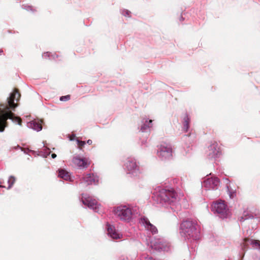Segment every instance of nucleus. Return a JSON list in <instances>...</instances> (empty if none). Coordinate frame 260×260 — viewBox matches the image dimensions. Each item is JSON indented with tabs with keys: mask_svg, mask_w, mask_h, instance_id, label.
<instances>
[{
	"mask_svg": "<svg viewBox=\"0 0 260 260\" xmlns=\"http://www.w3.org/2000/svg\"><path fill=\"white\" fill-rule=\"evenodd\" d=\"M20 97L18 90L15 89L7 99L5 104H2L0 106V132H3L7 126V120L9 119L13 122L19 125L22 124V120L20 117L16 116L10 110H14L17 104L14 103L15 100L18 101Z\"/></svg>",
	"mask_w": 260,
	"mask_h": 260,
	"instance_id": "obj_1",
	"label": "nucleus"
},
{
	"mask_svg": "<svg viewBox=\"0 0 260 260\" xmlns=\"http://www.w3.org/2000/svg\"><path fill=\"white\" fill-rule=\"evenodd\" d=\"M181 232L187 238H192L196 239L198 237V231L197 224L190 220L184 221L181 224Z\"/></svg>",
	"mask_w": 260,
	"mask_h": 260,
	"instance_id": "obj_2",
	"label": "nucleus"
},
{
	"mask_svg": "<svg viewBox=\"0 0 260 260\" xmlns=\"http://www.w3.org/2000/svg\"><path fill=\"white\" fill-rule=\"evenodd\" d=\"M158 197L159 198L160 202L168 204L175 202L179 200L178 194L173 189H160L159 190Z\"/></svg>",
	"mask_w": 260,
	"mask_h": 260,
	"instance_id": "obj_3",
	"label": "nucleus"
},
{
	"mask_svg": "<svg viewBox=\"0 0 260 260\" xmlns=\"http://www.w3.org/2000/svg\"><path fill=\"white\" fill-rule=\"evenodd\" d=\"M115 214L121 220L128 221L132 216V209L125 206L116 207L114 210Z\"/></svg>",
	"mask_w": 260,
	"mask_h": 260,
	"instance_id": "obj_4",
	"label": "nucleus"
},
{
	"mask_svg": "<svg viewBox=\"0 0 260 260\" xmlns=\"http://www.w3.org/2000/svg\"><path fill=\"white\" fill-rule=\"evenodd\" d=\"M212 208L213 211L219 214L222 218L225 217L228 215V210L224 202L223 201H220L213 204Z\"/></svg>",
	"mask_w": 260,
	"mask_h": 260,
	"instance_id": "obj_5",
	"label": "nucleus"
},
{
	"mask_svg": "<svg viewBox=\"0 0 260 260\" xmlns=\"http://www.w3.org/2000/svg\"><path fill=\"white\" fill-rule=\"evenodd\" d=\"M125 167L128 174H132L134 177H137L139 176L140 172L135 160L131 159L128 160L125 164Z\"/></svg>",
	"mask_w": 260,
	"mask_h": 260,
	"instance_id": "obj_6",
	"label": "nucleus"
},
{
	"mask_svg": "<svg viewBox=\"0 0 260 260\" xmlns=\"http://www.w3.org/2000/svg\"><path fill=\"white\" fill-rule=\"evenodd\" d=\"M81 181V183H84L86 185H96L99 183V179L94 174L89 173L83 175Z\"/></svg>",
	"mask_w": 260,
	"mask_h": 260,
	"instance_id": "obj_7",
	"label": "nucleus"
},
{
	"mask_svg": "<svg viewBox=\"0 0 260 260\" xmlns=\"http://www.w3.org/2000/svg\"><path fill=\"white\" fill-rule=\"evenodd\" d=\"M73 162L80 169H86L90 165L91 161L88 158H81L76 156L73 158Z\"/></svg>",
	"mask_w": 260,
	"mask_h": 260,
	"instance_id": "obj_8",
	"label": "nucleus"
},
{
	"mask_svg": "<svg viewBox=\"0 0 260 260\" xmlns=\"http://www.w3.org/2000/svg\"><path fill=\"white\" fill-rule=\"evenodd\" d=\"M248 243L252 245L254 248L260 249V241L259 240L245 238L243 239V242L241 244L242 250L244 252L248 248Z\"/></svg>",
	"mask_w": 260,
	"mask_h": 260,
	"instance_id": "obj_9",
	"label": "nucleus"
},
{
	"mask_svg": "<svg viewBox=\"0 0 260 260\" xmlns=\"http://www.w3.org/2000/svg\"><path fill=\"white\" fill-rule=\"evenodd\" d=\"M82 201L84 205L95 211L98 208L97 201L95 199H92L91 197H86L84 194H82Z\"/></svg>",
	"mask_w": 260,
	"mask_h": 260,
	"instance_id": "obj_10",
	"label": "nucleus"
},
{
	"mask_svg": "<svg viewBox=\"0 0 260 260\" xmlns=\"http://www.w3.org/2000/svg\"><path fill=\"white\" fill-rule=\"evenodd\" d=\"M42 120L37 119H34V120L28 122L27 125L28 127L31 128L32 129L37 131V132H39L42 129Z\"/></svg>",
	"mask_w": 260,
	"mask_h": 260,
	"instance_id": "obj_11",
	"label": "nucleus"
},
{
	"mask_svg": "<svg viewBox=\"0 0 260 260\" xmlns=\"http://www.w3.org/2000/svg\"><path fill=\"white\" fill-rule=\"evenodd\" d=\"M142 223L145 226V228L151 232L152 234H155L157 232L156 228L152 224L148 219L146 217H143L141 218Z\"/></svg>",
	"mask_w": 260,
	"mask_h": 260,
	"instance_id": "obj_12",
	"label": "nucleus"
},
{
	"mask_svg": "<svg viewBox=\"0 0 260 260\" xmlns=\"http://www.w3.org/2000/svg\"><path fill=\"white\" fill-rule=\"evenodd\" d=\"M219 180L216 177L208 178L204 181V185L209 186L211 188L214 189L218 185Z\"/></svg>",
	"mask_w": 260,
	"mask_h": 260,
	"instance_id": "obj_13",
	"label": "nucleus"
},
{
	"mask_svg": "<svg viewBox=\"0 0 260 260\" xmlns=\"http://www.w3.org/2000/svg\"><path fill=\"white\" fill-rule=\"evenodd\" d=\"M107 231L108 235L114 239H120L122 237V235L118 233L115 227L112 225H109Z\"/></svg>",
	"mask_w": 260,
	"mask_h": 260,
	"instance_id": "obj_14",
	"label": "nucleus"
},
{
	"mask_svg": "<svg viewBox=\"0 0 260 260\" xmlns=\"http://www.w3.org/2000/svg\"><path fill=\"white\" fill-rule=\"evenodd\" d=\"M190 122V118L187 112L184 114V116L182 120L183 124V130L185 132H187L189 128V123Z\"/></svg>",
	"mask_w": 260,
	"mask_h": 260,
	"instance_id": "obj_15",
	"label": "nucleus"
},
{
	"mask_svg": "<svg viewBox=\"0 0 260 260\" xmlns=\"http://www.w3.org/2000/svg\"><path fill=\"white\" fill-rule=\"evenodd\" d=\"M158 155L162 157H167L171 155V149L170 147H160L158 151Z\"/></svg>",
	"mask_w": 260,
	"mask_h": 260,
	"instance_id": "obj_16",
	"label": "nucleus"
},
{
	"mask_svg": "<svg viewBox=\"0 0 260 260\" xmlns=\"http://www.w3.org/2000/svg\"><path fill=\"white\" fill-rule=\"evenodd\" d=\"M152 120H146L144 123L141 125L140 131L142 132H145L152 126Z\"/></svg>",
	"mask_w": 260,
	"mask_h": 260,
	"instance_id": "obj_17",
	"label": "nucleus"
},
{
	"mask_svg": "<svg viewBox=\"0 0 260 260\" xmlns=\"http://www.w3.org/2000/svg\"><path fill=\"white\" fill-rule=\"evenodd\" d=\"M58 176L65 180L70 179V175L67 171L61 169L58 171Z\"/></svg>",
	"mask_w": 260,
	"mask_h": 260,
	"instance_id": "obj_18",
	"label": "nucleus"
},
{
	"mask_svg": "<svg viewBox=\"0 0 260 260\" xmlns=\"http://www.w3.org/2000/svg\"><path fill=\"white\" fill-rule=\"evenodd\" d=\"M153 246H155V248L157 249H163L166 246V242H165L161 239H158L157 241L155 242L153 244Z\"/></svg>",
	"mask_w": 260,
	"mask_h": 260,
	"instance_id": "obj_19",
	"label": "nucleus"
},
{
	"mask_svg": "<svg viewBox=\"0 0 260 260\" xmlns=\"http://www.w3.org/2000/svg\"><path fill=\"white\" fill-rule=\"evenodd\" d=\"M69 138L70 141H73V140H74L76 139V141H77V144L78 146H84L86 144L85 141H81V140H79L78 138H76V136L74 134L69 135Z\"/></svg>",
	"mask_w": 260,
	"mask_h": 260,
	"instance_id": "obj_20",
	"label": "nucleus"
},
{
	"mask_svg": "<svg viewBox=\"0 0 260 260\" xmlns=\"http://www.w3.org/2000/svg\"><path fill=\"white\" fill-rule=\"evenodd\" d=\"M16 148H19L21 151H23L25 153L29 154L30 153H34V151L29 148V147H15Z\"/></svg>",
	"mask_w": 260,
	"mask_h": 260,
	"instance_id": "obj_21",
	"label": "nucleus"
},
{
	"mask_svg": "<svg viewBox=\"0 0 260 260\" xmlns=\"http://www.w3.org/2000/svg\"><path fill=\"white\" fill-rule=\"evenodd\" d=\"M15 182V178L13 176H11L8 180L9 186L7 187V188L10 189V188H11V187L14 184Z\"/></svg>",
	"mask_w": 260,
	"mask_h": 260,
	"instance_id": "obj_22",
	"label": "nucleus"
},
{
	"mask_svg": "<svg viewBox=\"0 0 260 260\" xmlns=\"http://www.w3.org/2000/svg\"><path fill=\"white\" fill-rule=\"evenodd\" d=\"M22 8L27 11H31L32 12L36 11V10L31 6L29 5H23Z\"/></svg>",
	"mask_w": 260,
	"mask_h": 260,
	"instance_id": "obj_23",
	"label": "nucleus"
},
{
	"mask_svg": "<svg viewBox=\"0 0 260 260\" xmlns=\"http://www.w3.org/2000/svg\"><path fill=\"white\" fill-rule=\"evenodd\" d=\"M131 12L127 10H123L122 11V14L124 16L130 17Z\"/></svg>",
	"mask_w": 260,
	"mask_h": 260,
	"instance_id": "obj_24",
	"label": "nucleus"
},
{
	"mask_svg": "<svg viewBox=\"0 0 260 260\" xmlns=\"http://www.w3.org/2000/svg\"><path fill=\"white\" fill-rule=\"evenodd\" d=\"M70 99V95H67L66 96H62L60 98V100L61 101H67Z\"/></svg>",
	"mask_w": 260,
	"mask_h": 260,
	"instance_id": "obj_25",
	"label": "nucleus"
},
{
	"mask_svg": "<svg viewBox=\"0 0 260 260\" xmlns=\"http://www.w3.org/2000/svg\"><path fill=\"white\" fill-rule=\"evenodd\" d=\"M49 55H50V52H44L43 54V57L45 58H47L48 57H49Z\"/></svg>",
	"mask_w": 260,
	"mask_h": 260,
	"instance_id": "obj_26",
	"label": "nucleus"
},
{
	"mask_svg": "<svg viewBox=\"0 0 260 260\" xmlns=\"http://www.w3.org/2000/svg\"><path fill=\"white\" fill-rule=\"evenodd\" d=\"M219 145H221L219 142V143L217 142H215L211 146H218Z\"/></svg>",
	"mask_w": 260,
	"mask_h": 260,
	"instance_id": "obj_27",
	"label": "nucleus"
},
{
	"mask_svg": "<svg viewBox=\"0 0 260 260\" xmlns=\"http://www.w3.org/2000/svg\"><path fill=\"white\" fill-rule=\"evenodd\" d=\"M179 19L180 22H182L184 20V18L183 17L182 15H180L179 16Z\"/></svg>",
	"mask_w": 260,
	"mask_h": 260,
	"instance_id": "obj_28",
	"label": "nucleus"
},
{
	"mask_svg": "<svg viewBox=\"0 0 260 260\" xmlns=\"http://www.w3.org/2000/svg\"><path fill=\"white\" fill-rule=\"evenodd\" d=\"M92 141L91 140H88L87 141V144L89 145H91L92 144Z\"/></svg>",
	"mask_w": 260,
	"mask_h": 260,
	"instance_id": "obj_29",
	"label": "nucleus"
},
{
	"mask_svg": "<svg viewBox=\"0 0 260 260\" xmlns=\"http://www.w3.org/2000/svg\"><path fill=\"white\" fill-rule=\"evenodd\" d=\"M43 146H47L49 144L47 143L46 141H43Z\"/></svg>",
	"mask_w": 260,
	"mask_h": 260,
	"instance_id": "obj_30",
	"label": "nucleus"
},
{
	"mask_svg": "<svg viewBox=\"0 0 260 260\" xmlns=\"http://www.w3.org/2000/svg\"><path fill=\"white\" fill-rule=\"evenodd\" d=\"M146 260H154L151 257H148L146 258Z\"/></svg>",
	"mask_w": 260,
	"mask_h": 260,
	"instance_id": "obj_31",
	"label": "nucleus"
},
{
	"mask_svg": "<svg viewBox=\"0 0 260 260\" xmlns=\"http://www.w3.org/2000/svg\"><path fill=\"white\" fill-rule=\"evenodd\" d=\"M51 156L53 158H54L56 157V155L55 153H53L52 154Z\"/></svg>",
	"mask_w": 260,
	"mask_h": 260,
	"instance_id": "obj_32",
	"label": "nucleus"
},
{
	"mask_svg": "<svg viewBox=\"0 0 260 260\" xmlns=\"http://www.w3.org/2000/svg\"><path fill=\"white\" fill-rule=\"evenodd\" d=\"M3 54H4V51L3 49H0V56L2 55Z\"/></svg>",
	"mask_w": 260,
	"mask_h": 260,
	"instance_id": "obj_33",
	"label": "nucleus"
}]
</instances>
